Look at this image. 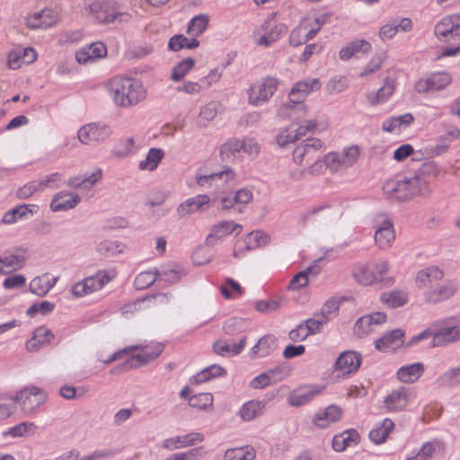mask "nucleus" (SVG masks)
<instances>
[{"mask_svg": "<svg viewBox=\"0 0 460 460\" xmlns=\"http://www.w3.org/2000/svg\"><path fill=\"white\" fill-rule=\"evenodd\" d=\"M114 102L120 107H130L146 98V90L140 81L132 77L115 76L108 84Z\"/></svg>", "mask_w": 460, "mask_h": 460, "instance_id": "1", "label": "nucleus"}, {"mask_svg": "<svg viewBox=\"0 0 460 460\" xmlns=\"http://www.w3.org/2000/svg\"><path fill=\"white\" fill-rule=\"evenodd\" d=\"M140 349L141 353L132 356L130 358L127 359L125 362L121 364V367L124 370H130L134 368H137L141 366H145L155 359L160 356V354L164 350V345L161 343H155L153 346H146L142 347L141 345H133L128 349L123 350L115 352L105 363L110 364L115 360H118L122 358L123 355L128 354L129 351H135Z\"/></svg>", "mask_w": 460, "mask_h": 460, "instance_id": "2", "label": "nucleus"}, {"mask_svg": "<svg viewBox=\"0 0 460 460\" xmlns=\"http://www.w3.org/2000/svg\"><path fill=\"white\" fill-rule=\"evenodd\" d=\"M10 399L18 402L22 411L30 414L47 401L48 394L43 389L31 385L21 389Z\"/></svg>", "mask_w": 460, "mask_h": 460, "instance_id": "3", "label": "nucleus"}, {"mask_svg": "<svg viewBox=\"0 0 460 460\" xmlns=\"http://www.w3.org/2000/svg\"><path fill=\"white\" fill-rule=\"evenodd\" d=\"M111 134V128L101 122H92L82 126L77 131V138L83 145L96 146L104 142Z\"/></svg>", "mask_w": 460, "mask_h": 460, "instance_id": "4", "label": "nucleus"}, {"mask_svg": "<svg viewBox=\"0 0 460 460\" xmlns=\"http://www.w3.org/2000/svg\"><path fill=\"white\" fill-rule=\"evenodd\" d=\"M278 84L279 81L270 76L252 84L248 90L249 103L258 106L268 102L277 91Z\"/></svg>", "mask_w": 460, "mask_h": 460, "instance_id": "5", "label": "nucleus"}, {"mask_svg": "<svg viewBox=\"0 0 460 460\" xmlns=\"http://www.w3.org/2000/svg\"><path fill=\"white\" fill-rule=\"evenodd\" d=\"M458 288L455 280H447L444 283L429 287L423 294L425 303L437 305L447 301L457 292Z\"/></svg>", "mask_w": 460, "mask_h": 460, "instance_id": "6", "label": "nucleus"}, {"mask_svg": "<svg viewBox=\"0 0 460 460\" xmlns=\"http://www.w3.org/2000/svg\"><path fill=\"white\" fill-rule=\"evenodd\" d=\"M323 147V142L316 137L307 138L298 145L293 151L294 162L300 165L306 162L315 160Z\"/></svg>", "mask_w": 460, "mask_h": 460, "instance_id": "7", "label": "nucleus"}, {"mask_svg": "<svg viewBox=\"0 0 460 460\" xmlns=\"http://www.w3.org/2000/svg\"><path fill=\"white\" fill-rule=\"evenodd\" d=\"M275 17L276 14L271 13L261 24V31L263 35L257 40L258 45L269 47L288 31L287 26L283 23H277Z\"/></svg>", "mask_w": 460, "mask_h": 460, "instance_id": "8", "label": "nucleus"}, {"mask_svg": "<svg viewBox=\"0 0 460 460\" xmlns=\"http://www.w3.org/2000/svg\"><path fill=\"white\" fill-rule=\"evenodd\" d=\"M89 10L100 23L112 22L119 15H123L113 0L94 2L89 5Z\"/></svg>", "mask_w": 460, "mask_h": 460, "instance_id": "9", "label": "nucleus"}, {"mask_svg": "<svg viewBox=\"0 0 460 460\" xmlns=\"http://www.w3.org/2000/svg\"><path fill=\"white\" fill-rule=\"evenodd\" d=\"M435 34L438 38L448 40L460 37V14H452L444 17L435 26Z\"/></svg>", "mask_w": 460, "mask_h": 460, "instance_id": "10", "label": "nucleus"}, {"mask_svg": "<svg viewBox=\"0 0 460 460\" xmlns=\"http://www.w3.org/2000/svg\"><path fill=\"white\" fill-rule=\"evenodd\" d=\"M242 229L243 226L240 224L228 220L220 221L212 226L210 234L206 238V244L208 246H214L218 241L232 233H235L238 235Z\"/></svg>", "mask_w": 460, "mask_h": 460, "instance_id": "11", "label": "nucleus"}, {"mask_svg": "<svg viewBox=\"0 0 460 460\" xmlns=\"http://www.w3.org/2000/svg\"><path fill=\"white\" fill-rule=\"evenodd\" d=\"M362 362L361 354L354 350H346L339 355L333 367L343 375H350L358 371Z\"/></svg>", "mask_w": 460, "mask_h": 460, "instance_id": "12", "label": "nucleus"}, {"mask_svg": "<svg viewBox=\"0 0 460 460\" xmlns=\"http://www.w3.org/2000/svg\"><path fill=\"white\" fill-rule=\"evenodd\" d=\"M383 190L390 201L403 202L411 199L408 192L407 184L403 180H389L383 185Z\"/></svg>", "mask_w": 460, "mask_h": 460, "instance_id": "13", "label": "nucleus"}, {"mask_svg": "<svg viewBox=\"0 0 460 460\" xmlns=\"http://www.w3.org/2000/svg\"><path fill=\"white\" fill-rule=\"evenodd\" d=\"M209 201L210 198L206 194H199L187 199L178 206L177 214L180 217H185L197 211H203L207 209L206 206L208 205Z\"/></svg>", "mask_w": 460, "mask_h": 460, "instance_id": "14", "label": "nucleus"}, {"mask_svg": "<svg viewBox=\"0 0 460 460\" xmlns=\"http://www.w3.org/2000/svg\"><path fill=\"white\" fill-rule=\"evenodd\" d=\"M55 339V335L46 326H39L32 333V337L27 341L26 349L29 351H38L49 345Z\"/></svg>", "mask_w": 460, "mask_h": 460, "instance_id": "15", "label": "nucleus"}, {"mask_svg": "<svg viewBox=\"0 0 460 460\" xmlns=\"http://www.w3.org/2000/svg\"><path fill=\"white\" fill-rule=\"evenodd\" d=\"M457 341H460V328L458 326H446L433 332L431 346L444 347Z\"/></svg>", "mask_w": 460, "mask_h": 460, "instance_id": "16", "label": "nucleus"}, {"mask_svg": "<svg viewBox=\"0 0 460 460\" xmlns=\"http://www.w3.org/2000/svg\"><path fill=\"white\" fill-rule=\"evenodd\" d=\"M409 398L410 394L408 389L402 386L385 396L384 403L388 411H401L407 407Z\"/></svg>", "mask_w": 460, "mask_h": 460, "instance_id": "17", "label": "nucleus"}, {"mask_svg": "<svg viewBox=\"0 0 460 460\" xmlns=\"http://www.w3.org/2000/svg\"><path fill=\"white\" fill-rule=\"evenodd\" d=\"M247 342L246 336H243L237 342L229 343L226 340H218L213 343V351L221 357H234L239 355Z\"/></svg>", "mask_w": 460, "mask_h": 460, "instance_id": "18", "label": "nucleus"}, {"mask_svg": "<svg viewBox=\"0 0 460 460\" xmlns=\"http://www.w3.org/2000/svg\"><path fill=\"white\" fill-rule=\"evenodd\" d=\"M80 201L81 198L79 195L66 191H60L53 197L50 203V208L53 212L67 211L75 208Z\"/></svg>", "mask_w": 460, "mask_h": 460, "instance_id": "19", "label": "nucleus"}, {"mask_svg": "<svg viewBox=\"0 0 460 460\" xmlns=\"http://www.w3.org/2000/svg\"><path fill=\"white\" fill-rule=\"evenodd\" d=\"M404 332L402 329H395L375 341V348L380 351H386L387 349H396L403 344L402 338Z\"/></svg>", "mask_w": 460, "mask_h": 460, "instance_id": "20", "label": "nucleus"}, {"mask_svg": "<svg viewBox=\"0 0 460 460\" xmlns=\"http://www.w3.org/2000/svg\"><path fill=\"white\" fill-rule=\"evenodd\" d=\"M395 239L394 225L389 219H385L375 233V241L376 245L383 250L392 246Z\"/></svg>", "mask_w": 460, "mask_h": 460, "instance_id": "21", "label": "nucleus"}, {"mask_svg": "<svg viewBox=\"0 0 460 460\" xmlns=\"http://www.w3.org/2000/svg\"><path fill=\"white\" fill-rule=\"evenodd\" d=\"M277 339L274 335H264L252 348L250 357L251 358L268 357L277 349Z\"/></svg>", "mask_w": 460, "mask_h": 460, "instance_id": "22", "label": "nucleus"}, {"mask_svg": "<svg viewBox=\"0 0 460 460\" xmlns=\"http://www.w3.org/2000/svg\"><path fill=\"white\" fill-rule=\"evenodd\" d=\"M360 441V436L355 429H349L335 435L332 439V448L336 452H342L348 447L356 446Z\"/></svg>", "mask_w": 460, "mask_h": 460, "instance_id": "23", "label": "nucleus"}, {"mask_svg": "<svg viewBox=\"0 0 460 460\" xmlns=\"http://www.w3.org/2000/svg\"><path fill=\"white\" fill-rule=\"evenodd\" d=\"M444 278V272L437 266H429L420 270L416 275V283L419 288L434 286L436 282Z\"/></svg>", "mask_w": 460, "mask_h": 460, "instance_id": "24", "label": "nucleus"}, {"mask_svg": "<svg viewBox=\"0 0 460 460\" xmlns=\"http://www.w3.org/2000/svg\"><path fill=\"white\" fill-rule=\"evenodd\" d=\"M424 372L421 363H413L401 367L396 373L397 378L402 383L411 384L417 381Z\"/></svg>", "mask_w": 460, "mask_h": 460, "instance_id": "25", "label": "nucleus"}, {"mask_svg": "<svg viewBox=\"0 0 460 460\" xmlns=\"http://www.w3.org/2000/svg\"><path fill=\"white\" fill-rule=\"evenodd\" d=\"M320 391L316 387L301 388L293 392L288 401L291 406L298 407L310 402Z\"/></svg>", "mask_w": 460, "mask_h": 460, "instance_id": "26", "label": "nucleus"}, {"mask_svg": "<svg viewBox=\"0 0 460 460\" xmlns=\"http://www.w3.org/2000/svg\"><path fill=\"white\" fill-rule=\"evenodd\" d=\"M362 50L364 53H368L371 50L370 43L366 40H357L348 43L346 46L341 48L339 52L340 58L341 60H349L355 53Z\"/></svg>", "mask_w": 460, "mask_h": 460, "instance_id": "27", "label": "nucleus"}, {"mask_svg": "<svg viewBox=\"0 0 460 460\" xmlns=\"http://www.w3.org/2000/svg\"><path fill=\"white\" fill-rule=\"evenodd\" d=\"M57 278L49 279L48 274L34 278L30 283V291L38 296H44L56 284Z\"/></svg>", "mask_w": 460, "mask_h": 460, "instance_id": "28", "label": "nucleus"}, {"mask_svg": "<svg viewBox=\"0 0 460 460\" xmlns=\"http://www.w3.org/2000/svg\"><path fill=\"white\" fill-rule=\"evenodd\" d=\"M394 80L386 77L385 80V84L376 93H367V99L370 104L376 105L386 102L387 99L394 93Z\"/></svg>", "mask_w": 460, "mask_h": 460, "instance_id": "29", "label": "nucleus"}, {"mask_svg": "<svg viewBox=\"0 0 460 460\" xmlns=\"http://www.w3.org/2000/svg\"><path fill=\"white\" fill-rule=\"evenodd\" d=\"M234 172L230 167H226L224 171L219 172L208 175H198L196 176V182L200 187L210 188L214 181L223 179L227 181L228 180L234 179Z\"/></svg>", "mask_w": 460, "mask_h": 460, "instance_id": "30", "label": "nucleus"}, {"mask_svg": "<svg viewBox=\"0 0 460 460\" xmlns=\"http://www.w3.org/2000/svg\"><path fill=\"white\" fill-rule=\"evenodd\" d=\"M307 112V108L305 105H303V108L300 109L297 103H292L290 102H287L280 105L278 110V115L283 119H291L295 121L303 119Z\"/></svg>", "mask_w": 460, "mask_h": 460, "instance_id": "31", "label": "nucleus"}, {"mask_svg": "<svg viewBox=\"0 0 460 460\" xmlns=\"http://www.w3.org/2000/svg\"><path fill=\"white\" fill-rule=\"evenodd\" d=\"M204 440V435L199 432H190L183 436H177L166 439L164 443V447L170 448L169 443L172 445L178 444L180 447H187L196 445L197 443Z\"/></svg>", "mask_w": 460, "mask_h": 460, "instance_id": "32", "label": "nucleus"}, {"mask_svg": "<svg viewBox=\"0 0 460 460\" xmlns=\"http://www.w3.org/2000/svg\"><path fill=\"white\" fill-rule=\"evenodd\" d=\"M102 177V171L101 169H96L91 175L81 178V177H72L70 178L66 185L72 188H82V189H90L94 184H96L99 181H101Z\"/></svg>", "mask_w": 460, "mask_h": 460, "instance_id": "33", "label": "nucleus"}, {"mask_svg": "<svg viewBox=\"0 0 460 460\" xmlns=\"http://www.w3.org/2000/svg\"><path fill=\"white\" fill-rule=\"evenodd\" d=\"M226 375V370L224 367H222L219 365L213 364V365L204 368L203 370H201L195 376H193L191 378V383L192 384H200V383L207 382V381L210 380L211 378H215L217 376H224Z\"/></svg>", "mask_w": 460, "mask_h": 460, "instance_id": "34", "label": "nucleus"}, {"mask_svg": "<svg viewBox=\"0 0 460 460\" xmlns=\"http://www.w3.org/2000/svg\"><path fill=\"white\" fill-rule=\"evenodd\" d=\"M394 427V424L392 420L385 419L379 426L369 432L370 440L376 445L384 443Z\"/></svg>", "mask_w": 460, "mask_h": 460, "instance_id": "35", "label": "nucleus"}, {"mask_svg": "<svg viewBox=\"0 0 460 460\" xmlns=\"http://www.w3.org/2000/svg\"><path fill=\"white\" fill-rule=\"evenodd\" d=\"M242 150L240 139H231L220 147V158L223 162H233Z\"/></svg>", "mask_w": 460, "mask_h": 460, "instance_id": "36", "label": "nucleus"}, {"mask_svg": "<svg viewBox=\"0 0 460 460\" xmlns=\"http://www.w3.org/2000/svg\"><path fill=\"white\" fill-rule=\"evenodd\" d=\"M403 181L407 184L411 199L418 195H425L430 192L429 186L427 182L420 180L415 173L411 177L403 179Z\"/></svg>", "mask_w": 460, "mask_h": 460, "instance_id": "37", "label": "nucleus"}, {"mask_svg": "<svg viewBox=\"0 0 460 460\" xmlns=\"http://www.w3.org/2000/svg\"><path fill=\"white\" fill-rule=\"evenodd\" d=\"M265 407V402L260 401H250L245 402L242 408L240 409V416L245 420L249 421L256 417L262 414L263 409Z\"/></svg>", "mask_w": 460, "mask_h": 460, "instance_id": "38", "label": "nucleus"}, {"mask_svg": "<svg viewBox=\"0 0 460 460\" xmlns=\"http://www.w3.org/2000/svg\"><path fill=\"white\" fill-rule=\"evenodd\" d=\"M219 103L217 102H210L202 106L199 111L197 124L200 128H205L208 124L215 119L217 114Z\"/></svg>", "mask_w": 460, "mask_h": 460, "instance_id": "39", "label": "nucleus"}, {"mask_svg": "<svg viewBox=\"0 0 460 460\" xmlns=\"http://www.w3.org/2000/svg\"><path fill=\"white\" fill-rule=\"evenodd\" d=\"M199 46V41L193 37L192 39H188L182 34H177L172 36L170 40L168 47L172 51H179L183 48H187L190 49H196Z\"/></svg>", "mask_w": 460, "mask_h": 460, "instance_id": "40", "label": "nucleus"}, {"mask_svg": "<svg viewBox=\"0 0 460 460\" xmlns=\"http://www.w3.org/2000/svg\"><path fill=\"white\" fill-rule=\"evenodd\" d=\"M209 18L207 14L194 16L189 22L187 33L191 37H199L208 28Z\"/></svg>", "mask_w": 460, "mask_h": 460, "instance_id": "41", "label": "nucleus"}, {"mask_svg": "<svg viewBox=\"0 0 460 460\" xmlns=\"http://www.w3.org/2000/svg\"><path fill=\"white\" fill-rule=\"evenodd\" d=\"M256 453L252 447L230 448L225 452L224 460H253Z\"/></svg>", "mask_w": 460, "mask_h": 460, "instance_id": "42", "label": "nucleus"}, {"mask_svg": "<svg viewBox=\"0 0 460 460\" xmlns=\"http://www.w3.org/2000/svg\"><path fill=\"white\" fill-rule=\"evenodd\" d=\"M353 276L358 283L364 286L376 283V274L369 265H359L354 270Z\"/></svg>", "mask_w": 460, "mask_h": 460, "instance_id": "43", "label": "nucleus"}, {"mask_svg": "<svg viewBox=\"0 0 460 460\" xmlns=\"http://www.w3.org/2000/svg\"><path fill=\"white\" fill-rule=\"evenodd\" d=\"M164 153L160 148H151L145 160L139 163V168L141 170L154 171L157 168L158 164L163 159Z\"/></svg>", "mask_w": 460, "mask_h": 460, "instance_id": "44", "label": "nucleus"}, {"mask_svg": "<svg viewBox=\"0 0 460 460\" xmlns=\"http://www.w3.org/2000/svg\"><path fill=\"white\" fill-rule=\"evenodd\" d=\"M321 82L318 78L307 79L305 81H299L296 83L291 89H293V94H301L304 97L321 88Z\"/></svg>", "mask_w": 460, "mask_h": 460, "instance_id": "45", "label": "nucleus"}, {"mask_svg": "<svg viewBox=\"0 0 460 460\" xmlns=\"http://www.w3.org/2000/svg\"><path fill=\"white\" fill-rule=\"evenodd\" d=\"M380 299L393 308L404 305L408 300L406 293L397 290L382 294Z\"/></svg>", "mask_w": 460, "mask_h": 460, "instance_id": "46", "label": "nucleus"}, {"mask_svg": "<svg viewBox=\"0 0 460 460\" xmlns=\"http://www.w3.org/2000/svg\"><path fill=\"white\" fill-rule=\"evenodd\" d=\"M439 172V168L434 161L424 162L421 166L414 172V173L422 181H425L429 185L431 178H435Z\"/></svg>", "mask_w": 460, "mask_h": 460, "instance_id": "47", "label": "nucleus"}, {"mask_svg": "<svg viewBox=\"0 0 460 460\" xmlns=\"http://www.w3.org/2000/svg\"><path fill=\"white\" fill-rule=\"evenodd\" d=\"M36 429L37 427L33 422L24 421L8 429L4 432V436L21 438L29 434H34Z\"/></svg>", "mask_w": 460, "mask_h": 460, "instance_id": "48", "label": "nucleus"}, {"mask_svg": "<svg viewBox=\"0 0 460 460\" xmlns=\"http://www.w3.org/2000/svg\"><path fill=\"white\" fill-rule=\"evenodd\" d=\"M87 286H89L90 293L102 289L104 285L111 281V278L104 270H99L94 276L84 279Z\"/></svg>", "mask_w": 460, "mask_h": 460, "instance_id": "49", "label": "nucleus"}, {"mask_svg": "<svg viewBox=\"0 0 460 460\" xmlns=\"http://www.w3.org/2000/svg\"><path fill=\"white\" fill-rule=\"evenodd\" d=\"M311 273L314 275L318 273L315 267H308L306 270L296 273L289 281L288 288L291 290H297L305 287L308 283V275Z\"/></svg>", "mask_w": 460, "mask_h": 460, "instance_id": "50", "label": "nucleus"}, {"mask_svg": "<svg viewBox=\"0 0 460 460\" xmlns=\"http://www.w3.org/2000/svg\"><path fill=\"white\" fill-rule=\"evenodd\" d=\"M437 381L441 386L452 387L460 385V366L447 370Z\"/></svg>", "mask_w": 460, "mask_h": 460, "instance_id": "51", "label": "nucleus"}, {"mask_svg": "<svg viewBox=\"0 0 460 460\" xmlns=\"http://www.w3.org/2000/svg\"><path fill=\"white\" fill-rule=\"evenodd\" d=\"M123 244L118 241L104 240L97 246V252L105 257L114 256L122 252Z\"/></svg>", "mask_w": 460, "mask_h": 460, "instance_id": "52", "label": "nucleus"}, {"mask_svg": "<svg viewBox=\"0 0 460 460\" xmlns=\"http://www.w3.org/2000/svg\"><path fill=\"white\" fill-rule=\"evenodd\" d=\"M194 65L195 61L191 58L181 60L173 67L171 79L174 82L181 81Z\"/></svg>", "mask_w": 460, "mask_h": 460, "instance_id": "53", "label": "nucleus"}, {"mask_svg": "<svg viewBox=\"0 0 460 460\" xmlns=\"http://www.w3.org/2000/svg\"><path fill=\"white\" fill-rule=\"evenodd\" d=\"M157 280L156 270L154 271H143L137 274L134 280V286L138 290H143L152 286Z\"/></svg>", "mask_w": 460, "mask_h": 460, "instance_id": "54", "label": "nucleus"}, {"mask_svg": "<svg viewBox=\"0 0 460 460\" xmlns=\"http://www.w3.org/2000/svg\"><path fill=\"white\" fill-rule=\"evenodd\" d=\"M372 269L376 277V283H382L383 286H391L394 283L392 278L385 277L389 270V264L386 261H377L373 265Z\"/></svg>", "mask_w": 460, "mask_h": 460, "instance_id": "55", "label": "nucleus"}, {"mask_svg": "<svg viewBox=\"0 0 460 460\" xmlns=\"http://www.w3.org/2000/svg\"><path fill=\"white\" fill-rule=\"evenodd\" d=\"M189 404L192 408L206 410L213 405V395L210 393H202L191 396Z\"/></svg>", "mask_w": 460, "mask_h": 460, "instance_id": "56", "label": "nucleus"}, {"mask_svg": "<svg viewBox=\"0 0 460 460\" xmlns=\"http://www.w3.org/2000/svg\"><path fill=\"white\" fill-rule=\"evenodd\" d=\"M340 303L341 301L335 297L328 299L322 306L320 313H318L320 317H323L327 322H329L338 313Z\"/></svg>", "mask_w": 460, "mask_h": 460, "instance_id": "57", "label": "nucleus"}, {"mask_svg": "<svg viewBox=\"0 0 460 460\" xmlns=\"http://www.w3.org/2000/svg\"><path fill=\"white\" fill-rule=\"evenodd\" d=\"M386 59V54L385 52H381L378 54H376L372 59L369 61V63L366 66V67L363 69V71L359 74L360 77L367 76L370 74H373L379 70L384 63V61Z\"/></svg>", "mask_w": 460, "mask_h": 460, "instance_id": "58", "label": "nucleus"}, {"mask_svg": "<svg viewBox=\"0 0 460 460\" xmlns=\"http://www.w3.org/2000/svg\"><path fill=\"white\" fill-rule=\"evenodd\" d=\"M323 162L326 168L330 169L332 172H338L343 169H347L345 164L341 162L340 158V153L338 152H330L326 154L323 157Z\"/></svg>", "mask_w": 460, "mask_h": 460, "instance_id": "59", "label": "nucleus"}, {"mask_svg": "<svg viewBox=\"0 0 460 460\" xmlns=\"http://www.w3.org/2000/svg\"><path fill=\"white\" fill-rule=\"evenodd\" d=\"M431 90L439 91L448 85L451 82V76L447 73H437L429 76Z\"/></svg>", "mask_w": 460, "mask_h": 460, "instance_id": "60", "label": "nucleus"}, {"mask_svg": "<svg viewBox=\"0 0 460 460\" xmlns=\"http://www.w3.org/2000/svg\"><path fill=\"white\" fill-rule=\"evenodd\" d=\"M2 258L4 266L12 270L22 269L26 262V257L23 254H9Z\"/></svg>", "mask_w": 460, "mask_h": 460, "instance_id": "61", "label": "nucleus"}, {"mask_svg": "<svg viewBox=\"0 0 460 460\" xmlns=\"http://www.w3.org/2000/svg\"><path fill=\"white\" fill-rule=\"evenodd\" d=\"M289 371L290 369L287 365L281 364L267 370L266 372L271 383L276 384L286 378L288 376Z\"/></svg>", "mask_w": 460, "mask_h": 460, "instance_id": "62", "label": "nucleus"}, {"mask_svg": "<svg viewBox=\"0 0 460 460\" xmlns=\"http://www.w3.org/2000/svg\"><path fill=\"white\" fill-rule=\"evenodd\" d=\"M135 141L133 137L121 140L113 149L112 154L119 158L126 157L132 153Z\"/></svg>", "mask_w": 460, "mask_h": 460, "instance_id": "63", "label": "nucleus"}, {"mask_svg": "<svg viewBox=\"0 0 460 460\" xmlns=\"http://www.w3.org/2000/svg\"><path fill=\"white\" fill-rule=\"evenodd\" d=\"M374 330L371 322L366 315L357 320L354 325V332L358 338H363Z\"/></svg>", "mask_w": 460, "mask_h": 460, "instance_id": "64", "label": "nucleus"}]
</instances>
